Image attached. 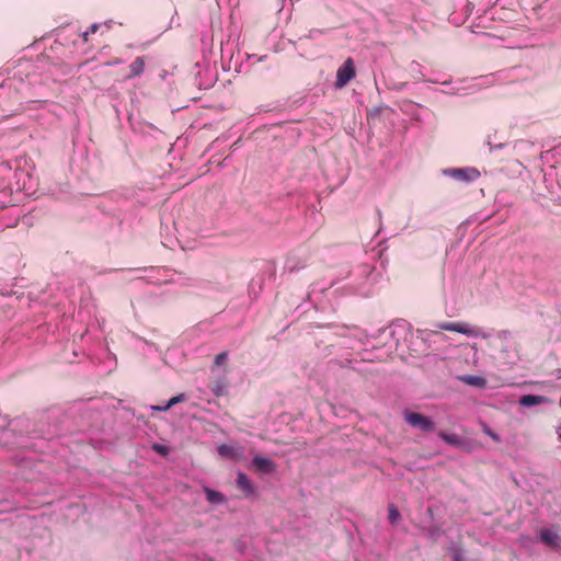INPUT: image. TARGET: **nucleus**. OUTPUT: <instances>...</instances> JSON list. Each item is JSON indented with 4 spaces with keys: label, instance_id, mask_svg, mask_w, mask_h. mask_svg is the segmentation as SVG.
<instances>
[{
    "label": "nucleus",
    "instance_id": "obj_1",
    "mask_svg": "<svg viewBox=\"0 0 561 561\" xmlns=\"http://www.w3.org/2000/svg\"><path fill=\"white\" fill-rule=\"evenodd\" d=\"M404 421L412 427L419 428L423 432H433L435 423L426 415L416 412H404Z\"/></svg>",
    "mask_w": 561,
    "mask_h": 561
},
{
    "label": "nucleus",
    "instance_id": "obj_2",
    "mask_svg": "<svg viewBox=\"0 0 561 561\" xmlns=\"http://www.w3.org/2000/svg\"><path fill=\"white\" fill-rule=\"evenodd\" d=\"M356 75L355 65L352 58H347L336 71V88L345 87Z\"/></svg>",
    "mask_w": 561,
    "mask_h": 561
},
{
    "label": "nucleus",
    "instance_id": "obj_3",
    "mask_svg": "<svg viewBox=\"0 0 561 561\" xmlns=\"http://www.w3.org/2000/svg\"><path fill=\"white\" fill-rule=\"evenodd\" d=\"M437 328L444 331L457 332L467 336H474L478 334L476 328L467 322H440Z\"/></svg>",
    "mask_w": 561,
    "mask_h": 561
},
{
    "label": "nucleus",
    "instance_id": "obj_4",
    "mask_svg": "<svg viewBox=\"0 0 561 561\" xmlns=\"http://www.w3.org/2000/svg\"><path fill=\"white\" fill-rule=\"evenodd\" d=\"M253 467L261 472L271 473L275 470V463L265 457L254 456L252 459Z\"/></svg>",
    "mask_w": 561,
    "mask_h": 561
},
{
    "label": "nucleus",
    "instance_id": "obj_5",
    "mask_svg": "<svg viewBox=\"0 0 561 561\" xmlns=\"http://www.w3.org/2000/svg\"><path fill=\"white\" fill-rule=\"evenodd\" d=\"M237 485L240 490H242L244 492L245 496H249L254 493V488H253L251 480L243 472H238Z\"/></svg>",
    "mask_w": 561,
    "mask_h": 561
},
{
    "label": "nucleus",
    "instance_id": "obj_6",
    "mask_svg": "<svg viewBox=\"0 0 561 561\" xmlns=\"http://www.w3.org/2000/svg\"><path fill=\"white\" fill-rule=\"evenodd\" d=\"M145 70V59L144 57H137L130 65H129V73L126 76V79H133L140 77Z\"/></svg>",
    "mask_w": 561,
    "mask_h": 561
},
{
    "label": "nucleus",
    "instance_id": "obj_7",
    "mask_svg": "<svg viewBox=\"0 0 561 561\" xmlns=\"http://www.w3.org/2000/svg\"><path fill=\"white\" fill-rule=\"evenodd\" d=\"M548 402V398L543 396L526 394L519 399V403L524 407H533Z\"/></svg>",
    "mask_w": 561,
    "mask_h": 561
},
{
    "label": "nucleus",
    "instance_id": "obj_8",
    "mask_svg": "<svg viewBox=\"0 0 561 561\" xmlns=\"http://www.w3.org/2000/svg\"><path fill=\"white\" fill-rule=\"evenodd\" d=\"M218 454L226 458L237 459L242 451L234 446L222 444L218 447Z\"/></svg>",
    "mask_w": 561,
    "mask_h": 561
},
{
    "label": "nucleus",
    "instance_id": "obj_9",
    "mask_svg": "<svg viewBox=\"0 0 561 561\" xmlns=\"http://www.w3.org/2000/svg\"><path fill=\"white\" fill-rule=\"evenodd\" d=\"M204 492L206 494L207 501L213 504H222L226 502L225 495L218 491L205 488Z\"/></svg>",
    "mask_w": 561,
    "mask_h": 561
},
{
    "label": "nucleus",
    "instance_id": "obj_10",
    "mask_svg": "<svg viewBox=\"0 0 561 561\" xmlns=\"http://www.w3.org/2000/svg\"><path fill=\"white\" fill-rule=\"evenodd\" d=\"M539 535H540V539H541L542 542H545V543H547L549 546H554L556 545L558 536L552 530H550V529H541Z\"/></svg>",
    "mask_w": 561,
    "mask_h": 561
},
{
    "label": "nucleus",
    "instance_id": "obj_11",
    "mask_svg": "<svg viewBox=\"0 0 561 561\" xmlns=\"http://www.w3.org/2000/svg\"><path fill=\"white\" fill-rule=\"evenodd\" d=\"M438 436L449 445H453V446L461 445V440L457 434H454V433L449 434V433L442 431L438 433Z\"/></svg>",
    "mask_w": 561,
    "mask_h": 561
},
{
    "label": "nucleus",
    "instance_id": "obj_12",
    "mask_svg": "<svg viewBox=\"0 0 561 561\" xmlns=\"http://www.w3.org/2000/svg\"><path fill=\"white\" fill-rule=\"evenodd\" d=\"M462 380L470 386H476V387H484L485 386V379L482 377H479V376L469 375V376L463 377Z\"/></svg>",
    "mask_w": 561,
    "mask_h": 561
},
{
    "label": "nucleus",
    "instance_id": "obj_13",
    "mask_svg": "<svg viewBox=\"0 0 561 561\" xmlns=\"http://www.w3.org/2000/svg\"><path fill=\"white\" fill-rule=\"evenodd\" d=\"M388 518L391 524H396L400 519V513L393 504L388 506Z\"/></svg>",
    "mask_w": 561,
    "mask_h": 561
},
{
    "label": "nucleus",
    "instance_id": "obj_14",
    "mask_svg": "<svg viewBox=\"0 0 561 561\" xmlns=\"http://www.w3.org/2000/svg\"><path fill=\"white\" fill-rule=\"evenodd\" d=\"M211 391L216 397H221L226 393V385L222 381H217L211 387Z\"/></svg>",
    "mask_w": 561,
    "mask_h": 561
},
{
    "label": "nucleus",
    "instance_id": "obj_15",
    "mask_svg": "<svg viewBox=\"0 0 561 561\" xmlns=\"http://www.w3.org/2000/svg\"><path fill=\"white\" fill-rule=\"evenodd\" d=\"M186 401V397L184 393H180L178 396H174L172 397L170 400H169V407H173L180 402H184Z\"/></svg>",
    "mask_w": 561,
    "mask_h": 561
},
{
    "label": "nucleus",
    "instance_id": "obj_16",
    "mask_svg": "<svg viewBox=\"0 0 561 561\" xmlns=\"http://www.w3.org/2000/svg\"><path fill=\"white\" fill-rule=\"evenodd\" d=\"M228 358L227 352H221L215 357V365L220 366L226 363Z\"/></svg>",
    "mask_w": 561,
    "mask_h": 561
},
{
    "label": "nucleus",
    "instance_id": "obj_17",
    "mask_svg": "<svg viewBox=\"0 0 561 561\" xmlns=\"http://www.w3.org/2000/svg\"><path fill=\"white\" fill-rule=\"evenodd\" d=\"M483 432L490 436L494 442H500V436L494 433L490 427H488L486 425H484V428H483Z\"/></svg>",
    "mask_w": 561,
    "mask_h": 561
},
{
    "label": "nucleus",
    "instance_id": "obj_18",
    "mask_svg": "<svg viewBox=\"0 0 561 561\" xmlns=\"http://www.w3.org/2000/svg\"><path fill=\"white\" fill-rule=\"evenodd\" d=\"M99 28L98 24H92L87 32L83 33V39L87 42L90 34H94Z\"/></svg>",
    "mask_w": 561,
    "mask_h": 561
},
{
    "label": "nucleus",
    "instance_id": "obj_19",
    "mask_svg": "<svg viewBox=\"0 0 561 561\" xmlns=\"http://www.w3.org/2000/svg\"><path fill=\"white\" fill-rule=\"evenodd\" d=\"M171 407H169V402L165 404V405H162V407H153L152 409L153 410H157V411H168Z\"/></svg>",
    "mask_w": 561,
    "mask_h": 561
},
{
    "label": "nucleus",
    "instance_id": "obj_20",
    "mask_svg": "<svg viewBox=\"0 0 561 561\" xmlns=\"http://www.w3.org/2000/svg\"><path fill=\"white\" fill-rule=\"evenodd\" d=\"M154 449H156L158 453L163 454V455L167 453V447L161 446V445H156V446H154Z\"/></svg>",
    "mask_w": 561,
    "mask_h": 561
},
{
    "label": "nucleus",
    "instance_id": "obj_21",
    "mask_svg": "<svg viewBox=\"0 0 561 561\" xmlns=\"http://www.w3.org/2000/svg\"><path fill=\"white\" fill-rule=\"evenodd\" d=\"M454 561H462V558L459 554H455Z\"/></svg>",
    "mask_w": 561,
    "mask_h": 561
},
{
    "label": "nucleus",
    "instance_id": "obj_22",
    "mask_svg": "<svg viewBox=\"0 0 561 561\" xmlns=\"http://www.w3.org/2000/svg\"><path fill=\"white\" fill-rule=\"evenodd\" d=\"M455 173H456L457 175H461V174H462V170H457Z\"/></svg>",
    "mask_w": 561,
    "mask_h": 561
},
{
    "label": "nucleus",
    "instance_id": "obj_23",
    "mask_svg": "<svg viewBox=\"0 0 561 561\" xmlns=\"http://www.w3.org/2000/svg\"><path fill=\"white\" fill-rule=\"evenodd\" d=\"M560 438H561V433H560Z\"/></svg>",
    "mask_w": 561,
    "mask_h": 561
}]
</instances>
